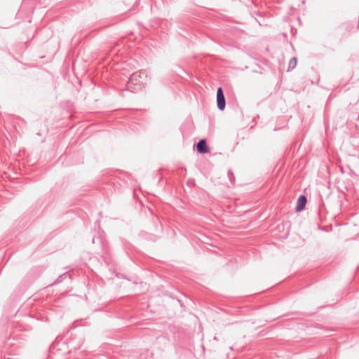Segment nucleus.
<instances>
[{
	"instance_id": "obj_1",
	"label": "nucleus",
	"mask_w": 359,
	"mask_h": 359,
	"mask_svg": "<svg viewBox=\"0 0 359 359\" xmlns=\"http://www.w3.org/2000/svg\"><path fill=\"white\" fill-rule=\"evenodd\" d=\"M147 74L146 72L140 70L133 73L129 78L126 84L128 90L133 93L138 92L146 84Z\"/></svg>"
},
{
	"instance_id": "obj_2",
	"label": "nucleus",
	"mask_w": 359,
	"mask_h": 359,
	"mask_svg": "<svg viewBox=\"0 0 359 359\" xmlns=\"http://www.w3.org/2000/svg\"><path fill=\"white\" fill-rule=\"evenodd\" d=\"M217 107L219 110H224L225 108L226 102L225 97L222 88H218L217 91Z\"/></svg>"
},
{
	"instance_id": "obj_3",
	"label": "nucleus",
	"mask_w": 359,
	"mask_h": 359,
	"mask_svg": "<svg viewBox=\"0 0 359 359\" xmlns=\"http://www.w3.org/2000/svg\"><path fill=\"white\" fill-rule=\"evenodd\" d=\"M197 151L200 154H205L208 151V147L205 140H201L197 144Z\"/></svg>"
},
{
	"instance_id": "obj_4",
	"label": "nucleus",
	"mask_w": 359,
	"mask_h": 359,
	"mask_svg": "<svg viewBox=\"0 0 359 359\" xmlns=\"http://www.w3.org/2000/svg\"><path fill=\"white\" fill-rule=\"evenodd\" d=\"M307 199L306 197L304 195H301L297 200V205L296 206V210L297 211H301L302 210L306 203Z\"/></svg>"
},
{
	"instance_id": "obj_5",
	"label": "nucleus",
	"mask_w": 359,
	"mask_h": 359,
	"mask_svg": "<svg viewBox=\"0 0 359 359\" xmlns=\"http://www.w3.org/2000/svg\"><path fill=\"white\" fill-rule=\"evenodd\" d=\"M297 61L296 57H292L289 62V69H294L297 65Z\"/></svg>"
}]
</instances>
